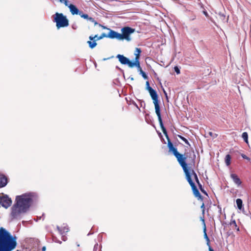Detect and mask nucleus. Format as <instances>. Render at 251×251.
I'll use <instances>...</instances> for the list:
<instances>
[{"label": "nucleus", "instance_id": "25", "mask_svg": "<svg viewBox=\"0 0 251 251\" xmlns=\"http://www.w3.org/2000/svg\"><path fill=\"white\" fill-rule=\"evenodd\" d=\"M177 136L179 138L183 141L187 145L189 146L190 145L188 141L185 138L180 135H178Z\"/></svg>", "mask_w": 251, "mask_h": 251}, {"label": "nucleus", "instance_id": "31", "mask_svg": "<svg viewBox=\"0 0 251 251\" xmlns=\"http://www.w3.org/2000/svg\"><path fill=\"white\" fill-rule=\"evenodd\" d=\"M175 71L176 72L177 74H179L180 73V70L177 66H175L174 67Z\"/></svg>", "mask_w": 251, "mask_h": 251}, {"label": "nucleus", "instance_id": "10", "mask_svg": "<svg viewBox=\"0 0 251 251\" xmlns=\"http://www.w3.org/2000/svg\"><path fill=\"white\" fill-rule=\"evenodd\" d=\"M116 57L122 64L127 65L129 67L133 68L132 62L130 61L127 58L121 54H118Z\"/></svg>", "mask_w": 251, "mask_h": 251}, {"label": "nucleus", "instance_id": "9", "mask_svg": "<svg viewBox=\"0 0 251 251\" xmlns=\"http://www.w3.org/2000/svg\"><path fill=\"white\" fill-rule=\"evenodd\" d=\"M0 203L2 206L7 208L11 205L12 200L7 195H4L0 197Z\"/></svg>", "mask_w": 251, "mask_h": 251}, {"label": "nucleus", "instance_id": "8", "mask_svg": "<svg viewBox=\"0 0 251 251\" xmlns=\"http://www.w3.org/2000/svg\"><path fill=\"white\" fill-rule=\"evenodd\" d=\"M186 170V169L185 170ZM186 179L187 181L189 182L190 185L192 190L193 191V193L195 197L197 198L199 200H201V201L203 200V197L200 193L198 189H197L196 186L195 185L194 182L193 181L192 179L190 178L189 173L187 171H186Z\"/></svg>", "mask_w": 251, "mask_h": 251}, {"label": "nucleus", "instance_id": "34", "mask_svg": "<svg viewBox=\"0 0 251 251\" xmlns=\"http://www.w3.org/2000/svg\"><path fill=\"white\" fill-rule=\"evenodd\" d=\"M219 16L221 18V19L223 20H225L226 19V16L224 15L219 14Z\"/></svg>", "mask_w": 251, "mask_h": 251}, {"label": "nucleus", "instance_id": "26", "mask_svg": "<svg viewBox=\"0 0 251 251\" xmlns=\"http://www.w3.org/2000/svg\"><path fill=\"white\" fill-rule=\"evenodd\" d=\"M201 209H202V218H201V220L204 219V211H205V206L204 203L203 202L201 206Z\"/></svg>", "mask_w": 251, "mask_h": 251}, {"label": "nucleus", "instance_id": "18", "mask_svg": "<svg viewBox=\"0 0 251 251\" xmlns=\"http://www.w3.org/2000/svg\"><path fill=\"white\" fill-rule=\"evenodd\" d=\"M202 221L203 223V225H204V228H203V232H204V238L206 240V241H207V245L209 246L210 245V240H209V239L206 234V226H205V222H204V219H203V218L202 219Z\"/></svg>", "mask_w": 251, "mask_h": 251}, {"label": "nucleus", "instance_id": "32", "mask_svg": "<svg viewBox=\"0 0 251 251\" xmlns=\"http://www.w3.org/2000/svg\"><path fill=\"white\" fill-rule=\"evenodd\" d=\"M88 20L91 21L92 22L94 23L95 25H98L97 22L93 18L89 17Z\"/></svg>", "mask_w": 251, "mask_h": 251}, {"label": "nucleus", "instance_id": "19", "mask_svg": "<svg viewBox=\"0 0 251 251\" xmlns=\"http://www.w3.org/2000/svg\"><path fill=\"white\" fill-rule=\"evenodd\" d=\"M135 67H136L138 70V71H139L140 72V74L142 75V76H143V77L145 79H148V76L146 74V73L142 70L141 66H140V64H139V66L137 65H135Z\"/></svg>", "mask_w": 251, "mask_h": 251}, {"label": "nucleus", "instance_id": "2", "mask_svg": "<svg viewBox=\"0 0 251 251\" xmlns=\"http://www.w3.org/2000/svg\"><path fill=\"white\" fill-rule=\"evenodd\" d=\"M159 125L161 130L166 137L168 141V147L170 151H172L175 157L176 158L177 161L181 167L185 168V161L187 159H190L191 163L190 165L194 164V159H196V155L194 153V151H193L192 153L185 152L184 154H180L179 153L177 149L174 147L173 144L171 142L169 136L167 133V131L165 127H164L162 121H159Z\"/></svg>", "mask_w": 251, "mask_h": 251}, {"label": "nucleus", "instance_id": "14", "mask_svg": "<svg viewBox=\"0 0 251 251\" xmlns=\"http://www.w3.org/2000/svg\"><path fill=\"white\" fill-rule=\"evenodd\" d=\"M7 182V177L3 174H0V188L5 186Z\"/></svg>", "mask_w": 251, "mask_h": 251}, {"label": "nucleus", "instance_id": "35", "mask_svg": "<svg viewBox=\"0 0 251 251\" xmlns=\"http://www.w3.org/2000/svg\"><path fill=\"white\" fill-rule=\"evenodd\" d=\"M196 182H197V183L198 184V186H199V185H201V184L200 183L199 180L198 179V180H196Z\"/></svg>", "mask_w": 251, "mask_h": 251}, {"label": "nucleus", "instance_id": "15", "mask_svg": "<svg viewBox=\"0 0 251 251\" xmlns=\"http://www.w3.org/2000/svg\"><path fill=\"white\" fill-rule=\"evenodd\" d=\"M68 7L69 8L70 12L72 15H78L80 11L75 5L73 4H70Z\"/></svg>", "mask_w": 251, "mask_h": 251}, {"label": "nucleus", "instance_id": "33", "mask_svg": "<svg viewBox=\"0 0 251 251\" xmlns=\"http://www.w3.org/2000/svg\"><path fill=\"white\" fill-rule=\"evenodd\" d=\"M241 156L242 157L244 158V159H247V160H250V158L247 157L245 154H241Z\"/></svg>", "mask_w": 251, "mask_h": 251}, {"label": "nucleus", "instance_id": "12", "mask_svg": "<svg viewBox=\"0 0 251 251\" xmlns=\"http://www.w3.org/2000/svg\"><path fill=\"white\" fill-rule=\"evenodd\" d=\"M98 37V35H95L94 36L92 35L89 36V39L90 41H87V43L91 49H93L97 46L96 41H97V39Z\"/></svg>", "mask_w": 251, "mask_h": 251}, {"label": "nucleus", "instance_id": "22", "mask_svg": "<svg viewBox=\"0 0 251 251\" xmlns=\"http://www.w3.org/2000/svg\"><path fill=\"white\" fill-rule=\"evenodd\" d=\"M231 156L227 154L225 157V163L227 166H229L231 164Z\"/></svg>", "mask_w": 251, "mask_h": 251}, {"label": "nucleus", "instance_id": "24", "mask_svg": "<svg viewBox=\"0 0 251 251\" xmlns=\"http://www.w3.org/2000/svg\"><path fill=\"white\" fill-rule=\"evenodd\" d=\"M78 15L81 17L85 19H89V17L88 15L87 14H84L82 11H80Z\"/></svg>", "mask_w": 251, "mask_h": 251}, {"label": "nucleus", "instance_id": "29", "mask_svg": "<svg viewBox=\"0 0 251 251\" xmlns=\"http://www.w3.org/2000/svg\"><path fill=\"white\" fill-rule=\"evenodd\" d=\"M60 2L63 3L66 6H68L69 5V1L68 0H59Z\"/></svg>", "mask_w": 251, "mask_h": 251}, {"label": "nucleus", "instance_id": "38", "mask_svg": "<svg viewBox=\"0 0 251 251\" xmlns=\"http://www.w3.org/2000/svg\"><path fill=\"white\" fill-rule=\"evenodd\" d=\"M99 25H100V26H102V28H104V29L106 28V27L105 26H103V25H100V24Z\"/></svg>", "mask_w": 251, "mask_h": 251}, {"label": "nucleus", "instance_id": "6", "mask_svg": "<svg viewBox=\"0 0 251 251\" xmlns=\"http://www.w3.org/2000/svg\"><path fill=\"white\" fill-rule=\"evenodd\" d=\"M122 33L120 34V40H126L130 41V35L135 32V29L129 26H125L121 29Z\"/></svg>", "mask_w": 251, "mask_h": 251}, {"label": "nucleus", "instance_id": "21", "mask_svg": "<svg viewBox=\"0 0 251 251\" xmlns=\"http://www.w3.org/2000/svg\"><path fill=\"white\" fill-rule=\"evenodd\" d=\"M229 224L232 227L236 228L237 231H239V228L237 227V225L235 220H231Z\"/></svg>", "mask_w": 251, "mask_h": 251}, {"label": "nucleus", "instance_id": "17", "mask_svg": "<svg viewBox=\"0 0 251 251\" xmlns=\"http://www.w3.org/2000/svg\"><path fill=\"white\" fill-rule=\"evenodd\" d=\"M230 176L235 184L238 185L241 184L242 181L236 174H231Z\"/></svg>", "mask_w": 251, "mask_h": 251}, {"label": "nucleus", "instance_id": "37", "mask_svg": "<svg viewBox=\"0 0 251 251\" xmlns=\"http://www.w3.org/2000/svg\"><path fill=\"white\" fill-rule=\"evenodd\" d=\"M42 251H45L46 250V247H43L42 249Z\"/></svg>", "mask_w": 251, "mask_h": 251}, {"label": "nucleus", "instance_id": "13", "mask_svg": "<svg viewBox=\"0 0 251 251\" xmlns=\"http://www.w3.org/2000/svg\"><path fill=\"white\" fill-rule=\"evenodd\" d=\"M109 30V32H108L107 38H111V39H117L120 40V33H119L115 31L107 28Z\"/></svg>", "mask_w": 251, "mask_h": 251}, {"label": "nucleus", "instance_id": "30", "mask_svg": "<svg viewBox=\"0 0 251 251\" xmlns=\"http://www.w3.org/2000/svg\"><path fill=\"white\" fill-rule=\"evenodd\" d=\"M146 89L149 91L150 90V88H152L150 86V83L148 81H146Z\"/></svg>", "mask_w": 251, "mask_h": 251}, {"label": "nucleus", "instance_id": "39", "mask_svg": "<svg viewBox=\"0 0 251 251\" xmlns=\"http://www.w3.org/2000/svg\"><path fill=\"white\" fill-rule=\"evenodd\" d=\"M194 179H195V181L198 180L199 179L198 177H197L196 178H194Z\"/></svg>", "mask_w": 251, "mask_h": 251}, {"label": "nucleus", "instance_id": "3", "mask_svg": "<svg viewBox=\"0 0 251 251\" xmlns=\"http://www.w3.org/2000/svg\"><path fill=\"white\" fill-rule=\"evenodd\" d=\"M17 237L12 236L4 228H0V251H12L17 246Z\"/></svg>", "mask_w": 251, "mask_h": 251}, {"label": "nucleus", "instance_id": "7", "mask_svg": "<svg viewBox=\"0 0 251 251\" xmlns=\"http://www.w3.org/2000/svg\"><path fill=\"white\" fill-rule=\"evenodd\" d=\"M195 159H194V164L193 165H190V163H191V160L190 159H187L185 161V168L184 167H181L183 170V171L185 173V176H186L187 173H186V171H187L188 173H189V175L190 176V178L192 179V177H194V178H196L197 177H198L196 173L194 171V170L192 169L193 167H194L195 165Z\"/></svg>", "mask_w": 251, "mask_h": 251}, {"label": "nucleus", "instance_id": "1", "mask_svg": "<svg viewBox=\"0 0 251 251\" xmlns=\"http://www.w3.org/2000/svg\"><path fill=\"white\" fill-rule=\"evenodd\" d=\"M35 197V194L32 193L17 196L16 197V203L11 208V217L12 219H16L21 214L26 212Z\"/></svg>", "mask_w": 251, "mask_h": 251}, {"label": "nucleus", "instance_id": "4", "mask_svg": "<svg viewBox=\"0 0 251 251\" xmlns=\"http://www.w3.org/2000/svg\"><path fill=\"white\" fill-rule=\"evenodd\" d=\"M53 22L56 23V26L57 29L61 27H67L69 25V20L66 16L62 13L56 12L53 15Z\"/></svg>", "mask_w": 251, "mask_h": 251}, {"label": "nucleus", "instance_id": "36", "mask_svg": "<svg viewBox=\"0 0 251 251\" xmlns=\"http://www.w3.org/2000/svg\"><path fill=\"white\" fill-rule=\"evenodd\" d=\"M209 251H214V250L210 247V245L209 246Z\"/></svg>", "mask_w": 251, "mask_h": 251}, {"label": "nucleus", "instance_id": "11", "mask_svg": "<svg viewBox=\"0 0 251 251\" xmlns=\"http://www.w3.org/2000/svg\"><path fill=\"white\" fill-rule=\"evenodd\" d=\"M141 51H141V49L138 48H136L135 49V53H134L135 58L134 61L132 62L133 67H134L135 65H137L139 66V64H140V61H139V59H140V54L141 53Z\"/></svg>", "mask_w": 251, "mask_h": 251}, {"label": "nucleus", "instance_id": "27", "mask_svg": "<svg viewBox=\"0 0 251 251\" xmlns=\"http://www.w3.org/2000/svg\"><path fill=\"white\" fill-rule=\"evenodd\" d=\"M107 34H105V33H102L100 36L97 39V40H99L101 39H102L104 37H107Z\"/></svg>", "mask_w": 251, "mask_h": 251}, {"label": "nucleus", "instance_id": "5", "mask_svg": "<svg viewBox=\"0 0 251 251\" xmlns=\"http://www.w3.org/2000/svg\"><path fill=\"white\" fill-rule=\"evenodd\" d=\"M148 91L154 104L155 113L157 116L158 121H162L161 116L160 106L158 103V95L156 91L152 88H150V90Z\"/></svg>", "mask_w": 251, "mask_h": 251}, {"label": "nucleus", "instance_id": "16", "mask_svg": "<svg viewBox=\"0 0 251 251\" xmlns=\"http://www.w3.org/2000/svg\"><path fill=\"white\" fill-rule=\"evenodd\" d=\"M57 229L59 233L61 235H62L66 232H68L69 231V228H68V226H57Z\"/></svg>", "mask_w": 251, "mask_h": 251}, {"label": "nucleus", "instance_id": "20", "mask_svg": "<svg viewBox=\"0 0 251 251\" xmlns=\"http://www.w3.org/2000/svg\"><path fill=\"white\" fill-rule=\"evenodd\" d=\"M237 206L239 210L244 209L243 206V201L241 199H237L236 201Z\"/></svg>", "mask_w": 251, "mask_h": 251}, {"label": "nucleus", "instance_id": "28", "mask_svg": "<svg viewBox=\"0 0 251 251\" xmlns=\"http://www.w3.org/2000/svg\"><path fill=\"white\" fill-rule=\"evenodd\" d=\"M199 188H200V190L201 191V192L202 193H203V194H205V195H207V193L206 192V191H205L204 190V189L203 188L202 186V185H201H201H199Z\"/></svg>", "mask_w": 251, "mask_h": 251}, {"label": "nucleus", "instance_id": "23", "mask_svg": "<svg viewBox=\"0 0 251 251\" xmlns=\"http://www.w3.org/2000/svg\"><path fill=\"white\" fill-rule=\"evenodd\" d=\"M242 137L246 143H248V134L247 132H243L242 135Z\"/></svg>", "mask_w": 251, "mask_h": 251}]
</instances>
